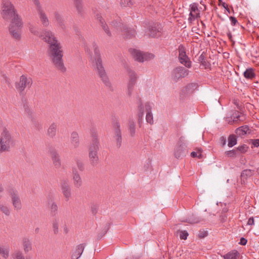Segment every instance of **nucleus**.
<instances>
[{"instance_id": "8fccbe9b", "label": "nucleus", "mask_w": 259, "mask_h": 259, "mask_svg": "<svg viewBox=\"0 0 259 259\" xmlns=\"http://www.w3.org/2000/svg\"><path fill=\"white\" fill-rule=\"evenodd\" d=\"M177 233L179 234L181 239L186 240L189 235L187 231L178 230Z\"/></svg>"}, {"instance_id": "79ce46f5", "label": "nucleus", "mask_w": 259, "mask_h": 259, "mask_svg": "<svg viewBox=\"0 0 259 259\" xmlns=\"http://www.w3.org/2000/svg\"><path fill=\"white\" fill-rule=\"evenodd\" d=\"M247 143L251 145V149L259 147V139H249L247 140Z\"/></svg>"}, {"instance_id": "3c124183", "label": "nucleus", "mask_w": 259, "mask_h": 259, "mask_svg": "<svg viewBox=\"0 0 259 259\" xmlns=\"http://www.w3.org/2000/svg\"><path fill=\"white\" fill-rule=\"evenodd\" d=\"M198 4L196 3H193L190 5V13H196L199 11L198 7Z\"/></svg>"}, {"instance_id": "7c9ffc66", "label": "nucleus", "mask_w": 259, "mask_h": 259, "mask_svg": "<svg viewBox=\"0 0 259 259\" xmlns=\"http://www.w3.org/2000/svg\"><path fill=\"white\" fill-rule=\"evenodd\" d=\"M240 254L237 250L229 252L223 256L224 259H239Z\"/></svg>"}, {"instance_id": "e433bc0d", "label": "nucleus", "mask_w": 259, "mask_h": 259, "mask_svg": "<svg viewBox=\"0 0 259 259\" xmlns=\"http://www.w3.org/2000/svg\"><path fill=\"white\" fill-rule=\"evenodd\" d=\"M198 84L195 82H191L188 84L185 87L186 92L188 93H192L193 92L197 89Z\"/></svg>"}, {"instance_id": "c756f323", "label": "nucleus", "mask_w": 259, "mask_h": 259, "mask_svg": "<svg viewBox=\"0 0 259 259\" xmlns=\"http://www.w3.org/2000/svg\"><path fill=\"white\" fill-rule=\"evenodd\" d=\"M89 158L90 162L92 166L96 165L99 162V157L98 153L92 152L89 153Z\"/></svg>"}, {"instance_id": "0eeeda50", "label": "nucleus", "mask_w": 259, "mask_h": 259, "mask_svg": "<svg viewBox=\"0 0 259 259\" xmlns=\"http://www.w3.org/2000/svg\"><path fill=\"white\" fill-rule=\"evenodd\" d=\"M189 73V70L182 66L175 68L171 71V78L174 82H177L182 78L187 76Z\"/></svg>"}, {"instance_id": "72a5a7b5", "label": "nucleus", "mask_w": 259, "mask_h": 259, "mask_svg": "<svg viewBox=\"0 0 259 259\" xmlns=\"http://www.w3.org/2000/svg\"><path fill=\"white\" fill-rule=\"evenodd\" d=\"M244 77L246 79H252L255 77V73L254 69L252 68H248L243 73Z\"/></svg>"}, {"instance_id": "412c9836", "label": "nucleus", "mask_w": 259, "mask_h": 259, "mask_svg": "<svg viewBox=\"0 0 259 259\" xmlns=\"http://www.w3.org/2000/svg\"><path fill=\"white\" fill-rule=\"evenodd\" d=\"M22 246L25 253L28 252L32 249V241L27 237H23L22 238Z\"/></svg>"}, {"instance_id": "9b49d317", "label": "nucleus", "mask_w": 259, "mask_h": 259, "mask_svg": "<svg viewBox=\"0 0 259 259\" xmlns=\"http://www.w3.org/2000/svg\"><path fill=\"white\" fill-rule=\"evenodd\" d=\"M91 134L92 140L89 146V153H92V152L98 153L99 150L100 142L98 138L97 133L95 129H92L91 131Z\"/></svg>"}, {"instance_id": "c85d7f7f", "label": "nucleus", "mask_w": 259, "mask_h": 259, "mask_svg": "<svg viewBox=\"0 0 259 259\" xmlns=\"http://www.w3.org/2000/svg\"><path fill=\"white\" fill-rule=\"evenodd\" d=\"M84 244H80L77 246V248L72 255V259H78L82 254L84 248Z\"/></svg>"}, {"instance_id": "1a4fd4ad", "label": "nucleus", "mask_w": 259, "mask_h": 259, "mask_svg": "<svg viewBox=\"0 0 259 259\" xmlns=\"http://www.w3.org/2000/svg\"><path fill=\"white\" fill-rule=\"evenodd\" d=\"M126 71L129 77L127 85V94L129 96H131L138 77L136 73L131 68L127 67Z\"/></svg>"}, {"instance_id": "2f4dec72", "label": "nucleus", "mask_w": 259, "mask_h": 259, "mask_svg": "<svg viewBox=\"0 0 259 259\" xmlns=\"http://www.w3.org/2000/svg\"><path fill=\"white\" fill-rule=\"evenodd\" d=\"M202 221H203L202 218L198 217L194 214H192L191 215L189 216L184 222L190 224H195L198 223Z\"/></svg>"}, {"instance_id": "864d4df0", "label": "nucleus", "mask_w": 259, "mask_h": 259, "mask_svg": "<svg viewBox=\"0 0 259 259\" xmlns=\"http://www.w3.org/2000/svg\"><path fill=\"white\" fill-rule=\"evenodd\" d=\"M121 4L124 7H131L134 5L135 2L134 0H121Z\"/></svg>"}, {"instance_id": "338daca9", "label": "nucleus", "mask_w": 259, "mask_h": 259, "mask_svg": "<svg viewBox=\"0 0 259 259\" xmlns=\"http://www.w3.org/2000/svg\"><path fill=\"white\" fill-rule=\"evenodd\" d=\"M247 242V240L244 237H241L240 239L239 244L241 245H245Z\"/></svg>"}, {"instance_id": "37998d69", "label": "nucleus", "mask_w": 259, "mask_h": 259, "mask_svg": "<svg viewBox=\"0 0 259 259\" xmlns=\"http://www.w3.org/2000/svg\"><path fill=\"white\" fill-rule=\"evenodd\" d=\"M73 1L78 14L81 15L82 12L81 0H73Z\"/></svg>"}, {"instance_id": "dca6fc26", "label": "nucleus", "mask_w": 259, "mask_h": 259, "mask_svg": "<svg viewBox=\"0 0 259 259\" xmlns=\"http://www.w3.org/2000/svg\"><path fill=\"white\" fill-rule=\"evenodd\" d=\"M131 52L135 60L140 62H143L153 57L152 54L143 53L136 49H132Z\"/></svg>"}, {"instance_id": "393cba45", "label": "nucleus", "mask_w": 259, "mask_h": 259, "mask_svg": "<svg viewBox=\"0 0 259 259\" xmlns=\"http://www.w3.org/2000/svg\"><path fill=\"white\" fill-rule=\"evenodd\" d=\"M97 19L99 21V24L102 27V29L104 30L105 33L109 36H111V32L108 29V26L105 23L104 19L99 15H97Z\"/></svg>"}, {"instance_id": "a18cd8bd", "label": "nucleus", "mask_w": 259, "mask_h": 259, "mask_svg": "<svg viewBox=\"0 0 259 259\" xmlns=\"http://www.w3.org/2000/svg\"><path fill=\"white\" fill-rule=\"evenodd\" d=\"M93 47L94 48V62L97 60L98 58H101L100 54L99 52V50L98 49L97 46L95 42L93 43Z\"/></svg>"}, {"instance_id": "a19ab883", "label": "nucleus", "mask_w": 259, "mask_h": 259, "mask_svg": "<svg viewBox=\"0 0 259 259\" xmlns=\"http://www.w3.org/2000/svg\"><path fill=\"white\" fill-rule=\"evenodd\" d=\"M9 248L7 247L6 248L0 246V254L5 258H7L9 255Z\"/></svg>"}, {"instance_id": "603ef678", "label": "nucleus", "mask_w": 259, "mask_h": 259, "mask_svg": "<svg viewBox=\"0 0 259 259\" xmlns=\"http://www.w3.org/2000/svg\"><path fill=\"white\" fill-rule=\"evenodd\" d=\"M0 210L3 212V213L7 216H9L10 214L9 208L7 206L4 205L2 204H0Z\"/></svg>"}, {"instance_id": "6e6552de", "label": "nucleus", "mask_w": 259, "mask_h": 259, "mask_svg": "<svg viewBox=\"0 0 259 259\" xmlns=\"http://www.w3.org/2000/svg\"><path fill=\"white\" fill-rule=\"evenodd\" d=\"M7 191L11 197L12 202L14 207L17 210L21 209L22 208V204L17 190L10 187L7 189Z\"/></svg>"}, {"instance_id": "a878e982", "label": "nucleus", "mask_w": 259, "mask_h": 259, "mask_svg": "<svg viewBox=\"0 0 259 259\" xmlns=\"http://www.w3.org/2000/svg\"><path fill=\"white\" fill-rule=\"evenodd\" d=\"M71 143L74 148L79 146V136L76 132H73L71 134Z\"/></svg>"}, {"instance_id": "0e129e2a", "label": "nucleus", "mask_w": 259, "mask_h": 259, "mask_svg": "<svg viewBox=\"0 0 259 259\" xmlns=\"http://www.w3.org/2000/svg\"><path fill=\"white\" fill-rule=\"evenodd\" d=\"M138 113H141V114H144V107L143 105H141L138 106Z\"/></svg>"}, {"instance_id": "774afa93", "label": "nucleus", "mask_w": 259, "mask_h": 259, "mask_svg": "<svg viewBox=\"0 0 259 259\" xmlns=\"http://www.w3.org/2000/svg\"><path fill=\"white\" fill-rule=\"evenodd\" d=\"M145 109L147 111V113L149 112H151L152 107L150 105V104H149V103H146L145 104Z\"/></svg>"}, {"instance_id": "680f3d73", "label": "nucleus", "mask_w": 259, "mask_h": 259, "mask_svg": "<svg viewBox=\"0 0 259 259\" xmlns=\"http://www.w3.org/2000/svg\"><path fill=\"white\" fill-rule=\"evenodd\" d=\"M229 19L231 21V25L232 26H235L236 25L237 23H238V21L235 17L233 16H230L229 17Z\"/></svg>"}, {"instance_id": "f257e3e1", "label": "nucleus", "mask_w": 259, "mask_h": 259, "mask_svg": "<svg viewBox=\"0 0 259 259\" xmlns=\"http://www.w3.org/2000/svg\"><path fill=\"white\" fill-rule=\"evenodd\" d=\"M1 14L4 20L7 21L11 20L9 31L11 36L16 40H20L23 22L13 4L9 0L3 1Z\"/></svg>"}, {"instance_id": "ea45409f", "label": "nucleus", "mask_w": 259, "mask_h": 259, "mask_svg": "<svg viewBox=\"0 0 259 259\" xmlns=\"http://www.w3.org/2000/svg\"><path fill=\"white\" fill-rule=\"evenodd\" d=\"M110 227V224L109 223H107L103 229L102 230V231L98 233L97 235V239L98 240L101 239L107 232V231L109 230Z\"/></svg>"}, {"instance_id": "6e6d98bb", "label": "nucleus", "mask_w": 259, "mask_h": 259, "mask_svg": "<svg viewBox=\"0 0 259 259\" xmlns=\"http://www.w3.org/2000/svg\"><path fill=\"white\" fill-rule=\"evenodd\" d=\"M31 120L36 130L39 131L42 128V125L38 121L33 118H32Z\"/></svg>"}, {"instance_id": "5701e85b", "label": "nucleus", "mask_w": 259, "mask_h": 259, "mask_svg": "<svg viewBox=\"0 0 259 259\" xmlns=\"http://www.w3.org/2000/svg\"><path fill=\"white\" fill-rule=\"evenodd\" d=\"M127 126L130 137H135L136 134V124L133 118L129 119Z\"/></svg>"}, {"instance_id": "58836bf2", "label": "nucleus", "mask_w": 259, "mask_h": 259, "mask_svg": "<svg viewBox=\"0 0 259 259\" xmlns=\"http://www.w3.org/2000/svg\"><path fill=\"white\" fill-rule=\"evenodd\" d=\"M23 107L24 109L25 113L29 116V117H32V112L28 105L27 101L26 99L22 100Z\"/></svg>"}, {"instance_id": "e2e57ef3", "label": "nucleus", "mask_w": 259, "mask_h": 259, "mask_svg": "<svg viewBox=\"0 0 259 259\" xmlns=\"http://www.w3.org/2000/svg\"><path fill=\"white\" fill-rule=\"evenodd\" d=\"M189 16V17L188 18L189 23H192L193 22V21H194L195 19V16L194 14H193V13H190Z\"/></svg>"}, {"instance_id": "052dcab7", "label": "nucleus", "mask_w": 259, "mask_h": 259, "mask_svg": "<svg viewBox=\"0 0 259 259\" xmlns=\"http://www.w3.org/2000/svg\"><path fill=\"white\" fill-rule=\"evenodd\" d=\"M144 115L141 114V113L138 114V122L139 124V126L140 127H141L142 124V120L143 118Z\"/></svg>"}, {"instance_id": "09e8293b", "label": "nucleus", "mask_w": 259, "mask_h": 259, "mask_svg": "<svg viewBox=\"0 0 259 259\" xmlns=\"http://www.w3.org/2000/svg\"><path fill=\"white\" fill-rule=\"evenodd\" d=\"M237 154V150H236V149L225 152V155L229 157H235Z\"/></svg>"}, {"instance_id": "39448f33", "label": "nucleus", "mask_w": 259, "mask_h": 259, "mask_svg": "<svg viewBox=\"0 0 259 259\" xmlns=\"http://www.w3.org/2000/svg\"><path fill=\"white\" fill-rule=\"evenodd\" d=\"M112 25L117 30L122 32V35L125 39H131L135 36L136 30L134 28L126 26L121 22L113 21Z\"/></svg>"}, {"instance_id": "423d86ee", "label": "nucleus", "mask_w": 259, "mask_h": 259, "mask_svg": "<svg viewBox=\"0 0 259 259\" xmlns=\"http://www.w3.org/2000/svg\"><path fill=\"white\" fill-rule=\"evenodd\" d=\"M187 141L183 136H181L174 149V155L176 158L182 159L186 156L187 153Z\"/></svg>"}, {"instance_id": "de8ad7c7", "label": "nucleus", "mask_w": 259, "mask_h": 259, "mask_svg": "<svg viewBox=\"0 0 259 259\" xmlns=\"http://www.w3.org/2000/svg\"><path fill=\"white\" fill-rule=\"evenodd\" d=\"M14 259H25L22 251L17 250L13 254Z\"/></svg>"}, {"instance_id": "f3484780", "label": "nucleus", "mask_w": 259, "mask_h": 259, "mask_svg": "<svg viewBox=\"0 0 259 259\" xmlns=\"http://www.w3.org/2000/svg\"><path fill=\"white\" fill-rule=\"evenodd\" d=\"M72 176L74 186L76 188H79L82 185V181L76 167L72 168Z\"/></svg>"}, {"instance_id": "4d7b16f0", "label": "nucleus", "mask_w": 259, "mask_h": 259, "mask_svg": "<svg viewBox=\"0 0 259 259\" xmlns=\"http://www.w3.org/2000/svg\"><path fill=\"white\" fill-rule=\"evenodd\" d=\"M208 235V232L207 231L204 229H201L199 231L198 236L200 238H204Z\"/></svg>"}, {"instance_id": "13d9d810", "label": "nucleus", "mask_w": 259, "mask_h": 259, "mask_svg": "<svg viewBox=\"0 0 259 259\" xmlns=\"http://www.w3.org/2000/svg\"><path fill=\"white\" fill-rule=\"evenodd\" d=\"M219 6H222L227 11L228 13L231 14V12L229 8H228V5L225 2H223L222 0H219Z\"/></svg>"}, {"instance_id": "bb28decb", "label": "nucleus", "mask_w": 259, "mask_h": 259, "mask_svg": "<svg viewBox=\"0 0 259 259\" xmlns=\"http://www.w3.org/2000/svg\"><path fill=\"white\" fill-rule=\"evenodd\" d=\"M55 18L57 21L59 26L63 30H65V25L64 23V20L62 16L58 12H55L54 13Z\"/></svg>"}, {"instance_id": "9d476101", "label": "nucleus", "mask_w": 259, "mask_h": 259, "mask_svg": "<svg viewBox=\"0 0 259 259\" xmlns=\"http://www.w3.org/2000/svg\"><path fill=\"white\" fill-rule=\"evenodd\" d=\"M113 138L116 141V147L119 148L122 145V133L120 123L115 121L113 123Z\"/></svg>"}, {"instance_id": "5fc2aeb1", "label": "nucleus", "mask_w": 259, "mask_h": 259, "mask_svg": "<svg viewBox=\"0 0 259 259\" xmlns=\"http://www.w3.org/2000/svg\"><path fill=\"white\" fill-rule=\"evenodd\" d=\"M146 120V121L150 124H152L153 123V114L152 112H149L147 113Z\"/></svg>"}, {"instance_id": "aec40b11", "label": "nucleus", "mask_w": 259, "mask_h": 259, "mask_svg": "<svg viewBox=\"0 0 259 259\" xmlns=\"http://www.w3.org/2000/svg\"><path fill=\"white\" fill-rule=\"evenodd\" d=\"M254 173V170L249 169L243 170L240 175L241 183L242 185H245L247 179L251 177Z\"/></svg>"}, {"instance_id": "4c0bfd02", "label": "nucleus", "mask_w": 259, "mask_h": 259, "mask_svg": "<svg viewBox=\"0 0 259 259\" xmlns=\"http://www.w3.org/2000/svg\"><path fill=\"white\" fill-rule=\"evenodd\" d=\"M228 146L229 147H232L237 143V137L234 134H231L228 138Z\"/></svg>"}, {"instance_id": "4be33fe9", "label": "nucleus", "mask_w": 259, "mask_h": 259, "mask_svg": "<svg viewBox=\"0 0 259 259\" xmlns=\"http://www.w3.org/2000/svg\"><path fill=\"white\" fill-rule=\"evenodd\" d=\"M40 20L45 27H47L49 25V21L45 13L42 9V8H37Z\"/></svg>"}, {"instance_id": "b1692460", "label": "nucleus", "mask_w": 259, "mask_h": 259, "mask_svg": "<svg viewBox=\"0 0 259 259\" xmlns=\"http://www.w3.org/2000/svg\"><path fill=\"white\" fill-rule=\"evenodd\" d=\"M240 113L239 111L235 110L232 111L230 114V116H227L226 118V121L229 123L232 124L234 122H236L239 119Z\"/></svg>"}, {"instance_id": "2eb2a0df", "label": "nucleus", "mask_w": 259, "mask_h": 259, "mask_svg": "<svg viewBox=\"0 0 259 259\" xmlns=\"http://www.w3.org/2000/svg\"><path fill=\"white\" fill-rule=\"evenodd\" d=\"M32 83V79L30 78H27L25 75H22L20 77L19 82L16 83V87L21 93H22L26 88L31 87Z\"/></svg>"}, {"instance_id": "f704fd0d", "label": "nucleus", "mask_w": 259, "mask_h": 259, "mask_svg": "<svg viewBox=\"0 0 259 259\" xmlns=\"http://www.w3.org/2000/svg\"><path fill=\"white\" fill-rule=\"evenodd\" d=\"M204 52L198 58V61L200 63L201 65L204 67L205 69L209 68L211 66L210 62L206 61L205 57L204 55Z\"/></svg>"}, {"instance_id": "ddd939ff", "label": "nucleus", "mask_w": 259, "mask_h": 259, "mask_svg": "<svg viewBox=\"0 0 259 259\" xmlns=\"http://www.w3.org/2000/svg\"><path fill=\"white\" fill-rule=\"evenodd\" d=\"M179 60L180 62L184 65L186 67H191V62L186 55L184 47L182 45L179 47Z\"/></svg>"}, {"instance_id": "473e14b6", "label": "nucleus", "mask_w": 259, "mask_h": 259, "mask_svg": "<svg viewBox=\"0 0 259 259\" xmlns=\"http://www.w3.org/2000/svg\"><path fill=\"white\" fill-rule=\"evenodd\" d=\"M49 204L51 215L53 217L56 216L58 213V206L57 204L55 201H52L51 203H49Z\"/></svg>"}, {"instance_id": "cd10ccee", "label": "nucleus", "mask_w": 259, "mask_h": 259, "mask_svg": "<svg viewBox=\"0 0 259 259\" xmlns=\"http://www.w3.org/2000/svg\"><path fill=\"white\" fill-rule=\"evenodd\" d=\"M57 124L55 122H53L49 127L47 131V135L50 138H54L56 135Z\"/></svg>"}, {"instance_id": "c9c22d12", "label": "nucleus", "mask_w": 259, "mask_h": 259, "mask_svg": "<svg viewBox=\"0 0 259 259\" xmlns=\"http://www.w3.org/2000/svg\"><path fill=\"white\" fill-rule=\"evenodd\" d=\"M59 219L55 217L52 220V224L54 234L57 235L59 232Z\"/></svg>"}, {"instance_id": "c03bdc74", "label": "nucleus", "mask_w": 259, "mask_h": 259, "mask_svg": "<svg viewBox=\"0 0 259 259\" xmlns=\"http://www.w3.org/2000/svg\"><path fill=\"white\" fill-rule=\"evenodd\" d=\"M76 164L77 165V169L80 171H83L85 169V164L82 161L79 159H75Z\"/></svg>"}, {"instance_id": "4468645a", "label": "nucleus", "mask_w": 259, "mask_h": 259, "mask_svg": "<svg viewBox=\"0 0 259 259\" xmlns=\"http://www.w3.org/2000/svg\"><path fill=\"white\" fill-rule=\"evenodd\" d=\"M60 188L65 200L69 201L71 197V188L68 181L66 180L61 181Z\"/></svg>"}, {"instance_id": "6ab92c4d", "label": "nucleus", "mask_w": 259, "mask_h": 259, "mask_svg": "<svg viewBox=\"0 0 259 259\" xmlns=\"http://www.w3.org/2000/svg\"><path fill=\"white\" fill-rule=\"evenodd\" d=\"M49 152L51 155L55 166L56 168H59L61 166V164L59 154L53 148H50Z\"/></svg>"}, {"instance_id": "f03ea898", "label": "nucleus", "mask_w": 259, "mask_h": 259, "mask_svg": "<svg viewBox=\"0 0 259 259\" xmlns=\"http://www.w3.org/2000/svg\"><path fill=\"white\" fill-rule=\"evenodd\" d=\"M41 37L45 41L49 44L50 56L56 68L61 72H65L66 68L63 63V51L60 43L58 42L52 32L49 30H45Z\"/></svg>"}, {"instance_id": "69168bd1", "label": "nucleus", "mask_w": 259, "mask_h": 259, "mask_svg": "<svg viewBox=\"0 0 259 259\" xmlns=\"http://www.w3.org/2000/svg\"><path fill=\"white\" fill-rule=\"evenodd\" d=\"M220 143L222 146H224L226 144V139L225 137L222 136L220 138Z\"/></svg>"}, {"instance_id": "49530a36", "label": "nucleus", "mask_w": 259, "mask_h": 259, "mask_svg": "<svg viewBox=\"0 0 259 259\" xmlns=\"http://www.w3.org/2000/svg\"><path fill=\"white\" fill-rule=\"evenodd\" d=\"M249 148V147L245 144H243L241 146L238 147L236 150H237V153L239 152L241 153H245L247 152Z\"/></svg>"}, {"instance_id": "f8f14e48", "label": "nucleus", "mask_w": 259, "mask_h": 259, "mask_svg": "<svg viewBox=\"0 0 259 259\" xmlns=\"http://www.w3.org/2000/svg\"><path fill=\"white\" fill-rule=\"evenodd\" d=\"M148 35L151 37H156L160 36L162 28L160 24L158 23H152L147 28Z\"/></svg>"}, {"instance_id": "20e7f679", "label": "nucleus", "mask_w": 259, "mask_h": 259, "mask_svg": "<svg viewBox=\"0 0 259 259\" xmlns=\"http://www.w3.org/2000/svg\"><path fill=\"white\" fill-rule=\"evenodd\" d=\"M13 144V138L9 132L5 128L2 133L0 138V153L9 151Z\"/></svg>"}, {"instance_id": "a211bd4d", "label": "nucleus", "mask_w": 259, "mask_h": 259, "mask_svg": "<svg viewBox=\"0 0 259 259\" xmlns=\"http://www.w3.org/2000/svg\"><path fill=\"white\" fill-rule=\"evenodd\" d=\"M235 132L237 137L244 138L246 135L250 134L251 131L248 125H244L237 128Z\"/></svg>"}, {"instance_id": "bf43d9fd", "label": "nucleus", "mask_w": 259, "mask_h": 259, "mask_svg": "<svg viewBox=\"0 0 259 259\" xmlns=\"http://www.w3.org/2000/svg\"><path fill=\"white\" fill-rule=\"evenodd\" d=\"M98 208H99L98 205L97 204H93L92 205L91 210H92V213L94 215H96L97 213L98 210Z\"/></svg>"}, {"instance_id": "7ed1b4c3", "label": "nucleus", "mask_w": 259, "mask_h": 259, "mask_svg": "<svg viewBox=\"0 0 259 259\" xmlns=\"http://www.w3.org/2000/svg\"><path fill=\"white\" fill-rule=\"evenodd\" d=\"M94 63H95V70L103 83L110 91H113L112 84L103 66L101 58H98L97 60L94 62Z\"/></svg>"}]
</instances>
